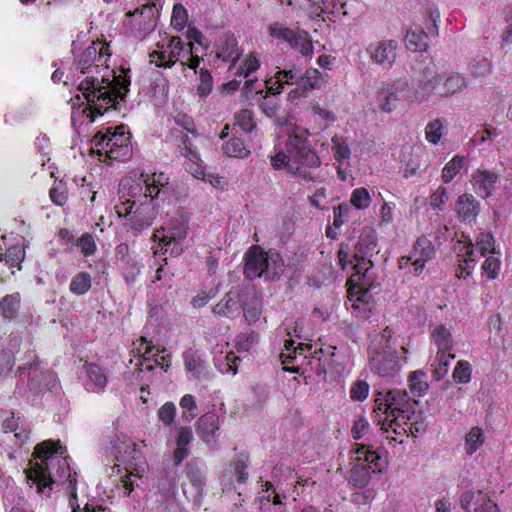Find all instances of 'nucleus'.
<instances>
[{
    "label": "nucleus",
    "instance_id": "1",
    "mask_svg": "<svg viewBox=\"0 0 512 512\" xmlns=\"http://www.w3.org/2000/svg\"><path fill=\"white\" fill-rule=\"evenodd\" d=\"M110 58L108 47L101 42H92L77 59L78 89L89 101L100 106L113 105L117 99H125L129 91L130 77L126 70L118 72L107 64Z\"/></svg>",
    "mask_w": 512,
    "mask_h": 512
},
{
    "label": "nucleus",
    "instance_id": "2",
    "mask_svg": "<svg viewBox=\"0 0 512 512\" xmlns=\"http://www.w3.org/2000/svg\"><path fill=\"white\" fill-rule=\"evenodd\" d=\"M169 180L164 172L123 178L118 191L120 202L114 207L116 214L136 232L148 229L159 214L160 199L167 195Z\"/></svg>",
    "mask_w": 512,
    "mask_h": 512
},
{
    "label": "nucleus",
    "instance_id": "3",
    "mask_svg": "<svg viewBox=\"0 0 512 512\" xmlns=\"http://www.w3.org/2000/svg\"><path fill=\"white\" fill-rule=\"evenodd\" d=\"M417 401L406 390L391 389L378 392L375 398V411L384 415L379 419L380 429L390 441L403 443L408 421L412 419Z\"/></svg>",
    "mask_w": 512,
    "mask_h": 512
},
{
    "label": "nucleus",
    "instance_id": "4",
    "mask_svg": "<svg viewBox=\"0 0 512 512\" xmlns=\"http://www.w3.org/2000/svg\"><path fill=\"white\" fill-rule=\"evenodd\" d=\"M309 132L297 128L289 134L285 143V151H279L271 157L274 169L286 168L289 173L307 181L316 179L313 168L321 165L320 157L310 148L307 142Z\"/></svg>",
    "mask_w": 512,
    "mask_h": 512
},
{
    "label": "nucleus",
    "instance_id": "5",
    "mask_svg": "<svg viewBox=\"0 0 512 512\" xmlns=\"http://www.w3.org/2000/svg\"><path fill=\"white\" fill-rule=\"evenodd\" d=\"M106 453L117 463L116 466L124 465L128 475L120 478L121 485L118 489L124 497H130L135 487L131 477L139 478L145 470L146 462L143 453L128 437L118 435L111 438Z\"/></svg>",
    "mask_w": 512,
    "mask_h": 512
},
{
    "label": "nucleus",
    "instance_id": "6",
    "mask_svg": "<svg viewBox=\"0 0 512 512\" xmlns=\"http://www.w3.org/2000/svg\"><path fill=\"white\" fill-rule=\"evenodd\" d=\"M407 349L397 343L392 331L387 327L380 335L379 347L371 352L369 368L381 378L396 377L406 363Z\"/></svg>",
    "mask_w": 512,
    "mask_h": 512
},
{
    "label": "nucleus",
    "instance_id": "7",
    "mask_svg": "<svg viewBox=\"0 0 512 512\" xmlns=\"http://www.w3.org/2000/svg\"><path fill=\"white\" fill-rule=\"evenodd\" d=\"M325 82L321 72L313 68L307 69L303 74L296 68L279 69L266 80L267 87L272 93L282 92L285 85H296L288 93L291 102L306 97L309 91L320 88Z\"/></svg>",
    "mask_w": 512,
    "mask_h": 512
},
{
    "label": "nucleus",
    "instance_id": "8",
    "mask_svg": "<svg viewBox=\"0 0 512 512\" xmlns=\"http://www.w3.org/2000/svg\"><path fill=\"white\" fill-rule=\"evenodd\" d=\"M466 86V79L459 73L426 69L411 98L412 101L421 103L433 95L450 97L461 92Z\"/></svg>",
    "mask_w": 512,
    "mask_h": 512
},
{
    "label": "nucleus",
    "instance_id": "9",
    "mask_svg": "<svg viewBox=\"0 0 512 512\" xmlns=\"http://www.w3.org/2000/svg\"><path fill=\"white\" fill-rule=\"evenodd\" d=\"M92 145L93 151L110 160L123 161L132 153L130 134L124 125L102 128L94 135Z\"/></svg>",
    "mask_w": 512,
    "mask_h": 512
},
{
    "label": "nucleus",
    "instance_id": "10",
    "mask_svg": "<svg viewBox=\"0 0 512 512\" xmlns=\"http://www.w3.org/2000/svg\"><path fill=\"white\" fill-rule=\"evenodd\" d=\"M284 272V262L277 252H265L259 246H253L246 254L244 273L248 279H278Z\"/></svg>",
    "mask_w": 512,
    "mask_h": 512
},
{
    "label": "nucleus",
    "instance_id": "11",
    "mask_svg": "<svg viewBox=\"0 0 512 512\" xmlns=\"http://www.w3.org/2000/svg\"><path fill=\"white\" fill-rule=\"evenodd\" d=\"M216 55L224 62L231 63L229 70L240 79L248 77L252 72H255L260 67V61L254 54H249L237 66L236 62L240 57L238 42L234 36H225L221 39ZM242 80L233 79L227 83L229 89L235 90L238 88Z\"/></svg>",
    "mask_w": 512,
    "mask_h": 512
},
{
    "label": "nucleus",
    "instance_id": "12",
    "mask_svg": "<svg viewBox=\"0 0 512 512\" xmlns=\"http://www.w3.org/2000/svg\"><path fill=\"white\" fill-rule=\"evenodd\" d=\"M351 452V481L357 487L366 486L372 474L381 472L386 466V460L370 446L355 444Z\"/></svg>",
    "mask_w": 512,
    "mask_h": 512
},
{
    "label": "nucleus",
    "instance_id": "13",
    "mask_svg": "<svg viewBox=\"0 0 512 512\" xmlns=\"http://www.w3.org/2000/svg\"><path fill=\"white\" fill-rule=\"evenodd\" d=\"M355 260L354 272L348 281L350 287L346 305L348 308L359 310L361 305H366L369 302V287L371 286L369 270L372 268V263L364 257L360 259L357 255Z\"/></svg>",
    "mask_w": 512,
    "mask_h": 512
},
{
    "label": "nucleus",
    "instance_id": "14",
    "mask_svg": "<svg viewBox=\"0 0 512 512\" xmlns=\"http://www.w3.org/2000/svg\"><path fill=\"white\" fill-rule=\"evenodd\" d=\"M432 345L436 347V355L431 366L435 379L444 378L449 370L451 361L455 358L453 354V337L450 329L444 324H437L431 331Z\"/></svg>",
    "mask_w": 512,
    "mask_h": 512
},
{
    "label": "nucleus",
    "instance_id": "15",
    "mask_svg": "<svg viewBox=\"0 0 512 512\" xmlns=\"http://www.w3.org/2000/svg\"><path fill=\"white\" fill-rule=\"evenodd\" d=\"M188 232V221L180 215L173 218L167 228H160L154 231L152 238L158 240L160 250L163 253L170 252L173 256H178L183 252L182 242Z\"/></svg>",
    "mask_w": 512,
    "mask_h": 512
},
{
    "label": "nucleus",
    "instance_id": "16",
    "mask_svg": "<svg viewBox=\"0 0 512 512\" xmlns=\"http://www.w3.org/2000/svg\"><path fill=\"white\" fill-rule=\"evenodd\" d=\"M180 153L185 158V169L195 178L208 181L213 187H223L224 179L218 175L206 174L197 146L192 139L185 135L182 137Z\"/></svg>",
    "mask_w": 512,
    "mask_h": 512
},
{
    "label": "nucleus",
    "instance_id": "17",
    "mask_svg": "<svg viewBox=\"0 0 512 512\" xmlns=\"http://www.w3.org/2000/svg\"><path fill=\"white\" fill-rule=\"evenodd\" d=\"M435 257V247L425 236L419 237L409 255L399 259V268L418 276L422 273L427 262Z\"/></svg>",
    "mask_w": 512,
    "mask_h": 512
},
{
    "label": "nucleus",
    "instance_id": "18",
    "mask_svg": "<svg viewBox=\"0 0 512 512\" xmlns=\"http://www.w3.org/2000/svg\"><path fill=\"white\" fill-rule=\"evenodd\" d=\"M131 352L133 353L134 359H131L130 363L135 361V366L139 371H152L155 366H161V368L166 371L164 368L165 356L160 355L158 350L155 351L151 342H148L144 337L133 342Z\"/></svg>",
    "mask_w": 512,
    "mask_h": 512
},
{
    "label": "nucleus",
    "instance_id": "19",
    "mask_svg": "<svg viewBox=\"0 0 512 512\" xmlns=\"http://www.w3.org/2000/svg\"><path fill=\"white\" fill-rule=\"evenodd\" d=\"M84 99L87 101L86 104L82 103L77 108H73L71 113V120L74 126H82V125H90L95 121L96 115H102L104 112L110 109H116L117 105L124 101V99H117L113 102V105L104 106L98 105L99 103H94L89 101L84 95H82Z\"/></svg>",
    "mask_w": 512,
    "mask_h": 512
},
{
    "label": "nucleus",
    "instance_id": "20",
    "mask_svg": "<svg viewBox=\"0 0 512 512\" xmlns=\"http://www.w3.org/2000/svg\"><path fill=\"white\" fill-rule=\"evenodd\" d=\"M220 429V418L213 412L203 414L196 422V432L199 438L209 447L217 446V432Z\"/></svg>",
    "mask_w": 512,
    "mask_h": 512
},
{
    "label": "nucleus",
    "instance_id": "21",
    "mask_svg": "<svg viewBox=\"0 0 512 512\" xmlns=\"http://www.w3.org/2000/svg\"><path fill=\"white\" fill-rule=\"evenodd\" d=\"M192 440L193 433L190 427L181 426L175 430L174 441L168 444L175 466H179L189 456Z\"/></svg>",
    "mask_w": 512,
    "mask_h": 512
},
{
    "label": "nucleus",
    "instance_id": "22",
    "mask_svg": "<svg viewBox=\"0 0 512 512\" xmlns=\"http://www.w3.org/2000/svg\"><path fill=\"white\" fill-rule=\"evenodd\" d=\"M212 354L214 364L221 373L232 375L237 373V362L240 359L230 349L227 342L217 343L212 349Z\"/></svg>",
    "mask_w": 512,
    "mask_h": 512
},
{
    "label": "nucleus",
    "instance_id": "23",
    "mask_svg": "<svg viewBox=\"0 0 512 512\" xmlns=\"http://www.w3.org/2000/svg\"><path fill=\"white\" fill-rule=\"evenodd\" d=\"M406 83L397 81L393 84L385 83L377 91L376 101L380 111L392 113L398 106V93L405 87Z\"/></svg>",
    "mask_w": 512,
    "mask_h": 512
},
{
    "label": "nucleus",
    "instance_id": "24",
    "mask_svg": "<svg viewBox=\"0 0 512 512\" xmlns=\"http://www.w3.org/2000/svg\"><path fill=\"white\" fill-rule=\"evenodd\" d=\"M461 508L467 512H499L495 503L481 491H465L460 496Z\"/></svg>",
    "mask_w": 512,
    "mask_h": 512
},
{
    "label": "nucleus",
    "instance_id": "25",
    "mask_svg": "<svg viewBox=\"0 0 512 512\" xmlns=\"http://www.w3.org/2000/svg\"><path fill=\"white\" fill-rule=\"evenodd\" d=\"M83 386L87 392L102 394L108 384L105 371L97 364L86 363L84 365Z\"/></svg>",
    "mask_w": 512,
    "mask_h": 512
},
{
    "label": "nucleus",
    "instance_id": "26",
    "mask_svg": "<svg viewBox=\"0 0 512 512\" xmlns=\"http://www.w3.org/2000/svg\"><path fill=\"white\" fill-rule=\"evenodd\" d=\"M398 44L395 40H385L376 46H370L369 53L371 60L383 67L390 69L396 60Z\"/></svg>",
    "mask_w": 512,
    "mask_h": 512
},
{
    "label": "nucleus",
    "instance_id": "27",
    "mask_svg": "<svg viewBox=\"0 0 512 512\" xmlns=\"http://www.w3.org/2000/svg\"><path fill=\"white\" fill-rule=\"evenodd\" d=\"M157 12L155 4L143 5L141 8L129 12L127 17L130 18V24L134 28L149 31L156 25L155 16Z\"/></svg>",
    "mask_w": 512,
    "mask_h": 512
},
{
    "label": "nucleus",
    "instance_id": "28",
    "mask_svg": "<svg viewBox=\"0 0 512 512\" xmlns=\"http://www.w3.org/2000/svg\"><path fill=\"white\" fill-rule=\"evenodd\" d=\"M498 174L488 170H478L472 175L471 183L477 195L488 198L495 190Z\"/></svg>",
    "mask_w": 512,
    "mask_h": 512
},
{
    "label": "nucleus",
    "instance_id": "29",
    "mask_svg": "<svg viewBox=\"0 0 512 512\" xmlns=\"http://www.w3.org/2000/svg\"><path fill=\"white\" fill-rule=\"evenodd\" d=\"M456 211L459 218L466 223L474 222L480 211V203L471 194L459 196L456 203Z\"/></svg>",
    "mask_w": 512,
    "mask_h": 512
},
{
    "label": "nucleus",
    "instance_id": "30",
    "mask_svg": "<svg viewBox=\"0 0 512 512\" xmlns=\"http://www.w3.org/2000/svg\"><path fill=\"white\" fill-rule=\"evenodd\" d=\"M241 309L239 294L234 291L226 293L224 298L213 308L215 315L234 318L239 315Z\"/></svg>",
    "mask_w": 512,
    "mask_h": 512
},
{
    "label": "nucleus",
    "instance_id": "31",
    "mask_svg": "<svg viewBox=\"0 0 512 512\" xmlns=\"http://www.w3.org/2000/svg\"><path fill=\"white\" fill-rule=\"evenodd\" d=\"M183 360L186 370L192 378L206 377L208 374L207 362L201 358L197 351L189 349L184 352Z\"/></svg>",
    "mask_w": 512,
    "mask_h": 512
},
{
    "label": "nucleus",
    "instance_id": "32",
    "mask_svg": "<svg viewBox=\"0 0 512 512\" xmlns=\"http://www.w3.org/2000/svg\"><path fill=\"white\" fill-rule=\"evenodd\" d=\"M242 309L245 321L249 325L261 326L266 323V318L262 317L263 301L261 298L252 297L243 305Z\"/></svg>",
    "mask_w": 512,
    "mask_h": 512
},
{
    "label": "nucleus",
    "instance_id": "33",
    "mask_svg": "<svg viewBox=\"0 0 512 512\" xmlns=\"http://www.w3.org/2000/svg\"><path fill=\"white\" fill-rule=\"evenodd\" d=\"M311 16L320 17L324 14L339 12L344 6L341 0H306Z\"/></svg>",
    "mask_w": 512,
    "mask_h": 512
},
{
    "label": "nucleus",
    "instance_id": "34",
    "mask_svg": "<svg viewBox=\"0 0 512 512\" xmlns=\"http://www.w3.org/2000/svg\"><path fill=\"white\" fill-rule=\"evenodd\" d=\"M268 34L281 42L287 43L290 47L296 41L300 29H292L281 22H273L267 28Z\"/></svg>",
    "mask_w": 512,
    "mask_h": 512
},
{
    "label": "nucleus",
    "instance_id": "35",
    "mask_svg": "<svg viewBox=\"0 0 512 512\" xmlns=\"http://www.w3.org/2000/svg\"><path fill=\"white\" fill-rule=\"evenodd\" d=\"M247 466L248 456L244 453L237 455L236 458L231 461L229 468L224 474V478L229 481L233 476L239 483H244L248 478Z\"/></svg>",
    "mask_w": 512,
    "mask_h": 512
},
{
    "label": "nucleus",
    "instance_id": "36",
    "mask_svg": "<svg viewBox=\"0 0 512 512\" xmlns=\"http://www.w3.org/2000/svg\"><path fill=\"white\" fill-rule=\"evenodd\" d=\"M405 45L412 52L424 51L427 48V34L420 26L414 25L406 33Z\"/></svg>",
    "mask_w": 512,
    "mask_h": 512
},
{
    "label": "nucleus",
    "instance_id": "37",
    "mask_svg": "<svg viewBox=\"0 0 512 512\" xmlns=\"http://www.w3.org/2000/svg\"><path fill=\"white\" fill-rule=\"evenodd\" d=\"M456 249L458 250L459 256L462 255L465 257L464 262L462 265H460V267L462 269V273H466L468 276L471 274V270L474 269L477 262L474 244L470 239L459 241V245Z\"/></svg>",
    "mask_w": 512,
    "mask_h": 512
},
{
    "label": "nucleus",
    "instance_id": "38",
    "mask_svg": "<svg viewBox=\"0 0 512 512\" xmlns=\"http://www.w3.org/2000/svg\"><path fill=\"white\" fill-rule=\"evenodd\" d=\"M171 42L173 54H171L170 60L161 62V65H164L165 68L171 67L176 61L184 59L192 53V44L185 45L180 37L172 36Z\"/></svg>",
    "mask_w": 512,
    "mask_h": 512
},
{
    "label": "nucleus",
    "instance_id": "39",
    "mask_svg": "<svg viewBox=\"0 0 512 512\" xmlns=\"http://www.w3.org/2000/svg\"><path fill=\"white\" fill-rule=\"evenodd\" d=\"M171 54H173L171 37H165L157 43V49L149 54L150 62L158 67H164L161 62L170 60Z\"/></svg>",
    "mask_w": 512,
    "mask_h": 512
},
{
    "label": "nucleus",
    "instance_id": "40",
    "mask_svg": "<svg viewBox=\"0 0 512 512\" xmlns=\"http://www.w3.org/2000/svg\"><path fill=\"white\" fill-rule=\"evenodd\" d=\"M21 297L19 293H12L0 300V312L6 319H13L17 316L20 308Z\"/></svg>",
    "mask_w": 512,
    "mask_h": 512
},
{
    "label": "nucleus",
    "instance_id": "41",
    "mask_svg": "<svg viewBox=\"0 0 512 512\" xmlns=\"http://www.w3.org/2000/svg\"><path fill=\"white\" fill-rule=\"evenodd\" d=\"M331 142L334 158L338 163L342 164L343 162L350 159L351 150L349 141L346 137L342 135H334L331 139Z\"/></svg>",
    "mask_w": 512,
    "mask_h": 512
},
{
    "label": "nucleus",
    "instance_id": "42",
    "mask_svg": "<svg viewBox=\"0 0 512 512\" xmlns=\"http://www.w3.org/2000/svg\"><path fill=\"white\" fill-rule=\"evenodd\" d=\"M186 476L192 484L196 493L199 494L205 485V476L202 467L194 460H191L186 465Z\"/></svg>",
    "mask_w": 512,
    "mask_h": 512
},
{
    "label": "nucleus",
    "instance_id": "43",
    "mask_svg": "<svg viewBox=\"0 0 512 512\" xmlns=\"http://www.w3.org/2000/svg\"><path fill=\"white\" fill-rule=\"evenodd\" d=\"M25 258V250L23 244H15L8 248L4 255H0V260H4L10 267L21 269V263Z\"/></svg>",
    "mask_w": 512,
    "mask_h": 512
},
{
    "label": "nucleus",
    "instance_id": "44",
    "mask_svg": "<svg viewBox=\"0 0 512 512\" xmlns=\"http://www.w3.org/2000/svg\"><path fill=\"white\" fill-rule=\"evenodd\" d=\"M465 165V157L456 155L442 169L441 178L444 183H450Z\"/></svg>",
    "mask_w": 512,
    "mask_h": 512
},
{
    "label": "nucleus",
    "instance_id": "45",
    "mask_svg": "<svg viewBox=\"0 0 512 512\" xmlns=\"http://www.w3.org/2000/svg\"><path fill=\"white\" fill-rule=\"evenodd\" d=\"M408 381L411 394L415 397H421L428 390L425 373L420 370L411 372Z\"/></svg>",
    "mask_w": 512,
    "mask_h": 512
},
{
    "label": "nucleus",
    "instance_id": "46",
    "mask_svg": "<svg viewBox=\"0 0 512 512\" xmlns=\"http://www.w3.org/2000/svg\"><path fill=\"white\" fill-rule=\"evenodd\" d=\"M264 87L266 88L269 95H265L262 99V101L259 104V107L261 111L267 116V117H275L279 111V101L277 99V95L281 92H275L272 93V91L269 90L267 87V84H264Z\"/></svg>",
    "mask_w": 512,
    "mask_h": 512
},
{
    "label": "nucleus",
    "instance_id": "47",
    "mask_svg": "<svg viewBox=\"0 0 512 512\" xmlns=\"http://www.w3.org/2000/svg\"><path fill=\"white\" fill-rule=\"evenodd\" d=\"M91 285L90 274L88 272H79L72 278L69 289L75 295H84L90 290Z\"/></svg>",
    "mask_w": 512,
    "mask_h": 512
},
{
    "label": "nucleus",
    "instance_id": "48",
    "mask_svg": "<svg viewBox=\"0 0 512 512\" xmlns=\"http://www.w3.org/2000/svg\"><path fill=\"white\" fill-rule=\"evenodd\" d=\"M224 154L229 157L244 158L249 154L241 138L233 136L222 147Z\"/></svg>",
    "mask_w": 512,
    "mask_h": 512
},
{
    "label": "nucleus",
    "instance_id": "49",
    "mask_svg": "<svg viewBox=\"0 0 512 512\" xmlns=\"http://www.w3.org/2000/svg\"><path fill=\"white\" fill-rule=\"evenodd\" d=\"M484 443L483 431L479 427H473L466 435L465 450L467 454L473 455Z\"/></svg>",
    "mask_w": 512,
    "mask_h": 512
},
{
    "label": "nucleus",
    "instance_id": "50",
    "mask_svg": "<svg viewBox=\"0 0 512 512\" xmlns=\"http://www.w3.org/2000/svg\"><path fill=\"white\" fill-rule=\"evenodd\" d=\"M295 342L292 339H286L284 343V350L281 352V359L283 364H289L292 360L296 359L298 355H302L304 350L308 348L304 344L294 346ZM311 347H309L310 349Z\"/></svg>",
    "mask_w": 512,
    "mask_h": 512
},
{
    "label": "nucleus",
    "instance_id": "51",
    "mask_svg": "<svg viewBox=\"0 0 512 512\" xmlns=\"http://www.w3.org/2000/svg\"><path fill=\"white\" fill-rule=\"evenodd\" d=\"M18 419L19 418H15L14 417V414L11 413L10 416H7L6 418L3 419V429L5 430V432H14V437L19 441L20 444H23L24 442H26V440L29 438V431L27 430H19V426H18Z\"/></svg>",
    "mask_w": 512,
    "mask_h": 512
},
{
    "label": "nucleus",
    "instance_id": "52",
    "mask_svg": "<svg viewBox=\"0 0 512 512\" xmlns=\"http://www.w3.org/2000/svg\"><path fill=\"white\" fill-rule=\"evenodd\" d=\"M182 409V418L192 421L198 415V406L193 395L185 394L179 402Z\"/></svg>",
    "mask_w": 512,
    "mask_h": 512
},
{
    "label": "nucleus",
    "instance_id": "53",
    "mask_svg": "<svg viewBox=\"0 0 512 512\" xmlns=\"http://www.w3.org/2000/svg\"><path fill=\"white\" fill-rule=\"evenodd\" d=\"M475 245L481 256H485L487 253L499 254V252L496 250L495 240L491 233H480L476 237Z\"/></svg>",
    "mask_w": 512,
    "mask_h": 512
},
{
    "label": "nucleus",
    "instance_id": "54",
    "mask_svg": "<svg viewBox=\"0 0 512 512\" xmlns=\"http://www.w3.org/2000/svg\"><path fill=\"white\" fill-rule=\"evenodd\" d=\"M127 283H133L140 274V262L134 256L122 264H118Z\"/></svg>",
    "mask_w": 512,
    "mask_h": 512
},
{
    "label": "nucleus",
    "instance_id": "55",
    "mask_svg": "<svg viewBox=\"0 0 512 512\" xmlns=\"http://www.w3.org/2000/svg\"><path fill=\"white\" fill-rule=\"evenodd\" d=\"M350 202L356 209L364 210L368 208L371 203L368 190L364 187L354 189L351 193Z\"/></svg>",
    "mask_w": 512,
    "mask_h": 512
},
{
    "label": "nucleus",
    "instance_id": "56",
    "mask_svg": "<svg viewBox=\"0 0 512 512\" xmlns=\"http://www.w3.org/2000/svg\"><path fill=\"white\" fill-rule=\"evenodd\" d=\"M472 375V368L468 361L460 360L457 362L454 371H453V379L462 384H466L470 382Z\"/></svg>",
    "mask_w": 512,
    "mask_h": 512
},
{
    "label": "nucleus",
    "instance_id": "57",
    "mask_svg": "<svg viewBox=\"0 0 512 512\" xmlns=\"http://www.w3.org/2000/svg\"><path fill=\"white\" fill-rule=\"evenodd\" d=\"M236 125L244 132L250 133L256 126L254 121V114L249 109L241 110L235 115Z\"/></svg>",
    "mask_w": 512,
    "mask_h": 512
},
{
    "label": "nucleus",
    "instance_id": "58",
    "mask_svg": "<svg viewBox=\"0 0 512 512\" xmlns=\"http://www.w3.org/2000/svg\"><path fill=\"white\" fill-rule=\"evenodd\" d=\"M291 48L298 50L303 56H310L313 53V44L307 32L301 30Z\"/></svg>",
    "mask_w": 512,
    "mask_h": 512
},
{
    "label": "nucleus",
    "instance_id": "59",
    "mask_svg": "<svg viewBox=\"0 0 512 512\" xmlns=\"http://www.w3.org/2000/svg\"><path fill=\"white\" fill-rule=\"evenodd\" d=\"M425 135L428 142L433 145L439 143L443 136V124L439 119L429 122L425 128Z\"/></svg>",
    "mask_w": 512,
    "mask_h": 512
},
{
    "label": "nucleus",
    "instance_id": "60",
    "mask_svg": "<svg viewBox=\"0 0 512 512\" xmlns=\"http://www.w3.org/2000/svg\"><path fill=\"white\" fill-rule=\"evenodd\" d=\"M258 340L259 335L254 331L242 333L237 337V350L240 352H247L258 342Z\"/></svg>",
    "mask_w": 512,
    "mask_h": 512
},
{
    "label": "nucleus",
    "instance_id": "61",
    "mask_svg": "<svg viewBox=\"0 0 512 512\" xmlns=\"http://www.w3.org/2000/svg\"><path fill=\"white\" fill-rule=\"evenodd\" d=\"M369 391L370 386L366 381L357 380L350 389V398L362 402L368 397Z\"/></svg>",
    "mask_w": 512,
    "mask_h": 512
},
{
    "label": "nucleus",
    "instance_id": "62",
    "mask_svg": "<svg viewBox=\"0 0 512 512\" xmlns=\"http://www.w3.org/2000/svg\"><path fill=\"white\" fill-rule=\"evenodd\" d=\"M501 267V261L498 257L489 256L482 264V270L488 279L493 280L497 278Z\"/></svg>",
    "mask_w": 512,
    "mask_h": 512
},
{
    "label": "nucleus",
    "instance_id": "63",
    "mask_svg": "<svg viewBox=\"0 0 512 512\" xmlns=\"http://www.w3.org/2000/svg\"><path fill=\"white\" fill-rule=\"evenodd\" d=\"M77 247L85 256H91L96 251V243L94 237L90 233L83 234L76 243Z\"/></svg>",
    "mask_w": 512,
    "mask_h": 512
},
{
    "label": "nucleus",
    "instance_id": "64",
    "mask_svg": "<svg viewBox=\"0 0 512 512\" xmlns=\"http://www.w3.org/2000/svg\"><path fill=\"white\" fill-rule=\"evenodd\" d=\"M187 19V10L181 4H175L171 17V24L174 26V28L178 30L183 29Z\"/></svg>",
    "mask_w": 512,
    "mask_h": 512
}]
</instances>
